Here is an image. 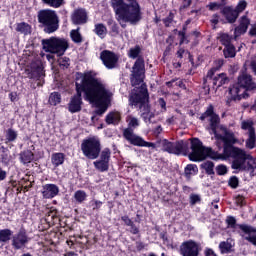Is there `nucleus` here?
Returning <instances> with one entry per match:
<instances>
[{"mask_svg":"<svg viewBox=\"0 0 256 256\" xmlns=\"http://www.w3.org/2000/svg\"><path fill=\"white\" fill-rule=\"evenodd\" d=\"M223 53L226 59H233V57L237 55L235 46L233 44H230L229 46H225Z\"/></svg>","mask_w":256,"mask_h":256,"instance_id":"obj_35","label":"nucleus"},{"mask_svg":"<svg viewBox=\"0 0 256 256\" xmlns=\"http://www.w3.org/2000/svg\"><path fill=\"white\" fill-rule=\"evenodd\" d=\"M111 7L122 29L127 27V23L137 25L143 19L139 0H111Z\"/></svg>","mask_w":256,"mask_h":256,"instance_id":"obj_5","label":"nucleus"},{"mask_svg":"<svg viewBox=\"0 0 256 256\" xmlns=\"http://www.w3.org/2000/svg\"><path fill=\"white\" fill-rule=\"evenodd\" d=\"M249 25H251V20L247 15L242 16L239 20V25L234 29L235 39H237V37H241V35H245L249 29Z\"/></svg>","mask_w":256,"mask_h":256,"instance_id":"obj_20","label":"nucleus"},{"mask_svg":"<svg viewBox=\"0 0 256 256\" xmlns=\"http://www.w3.org/2000/svg\"><path fill=\"white\" fill-rule=\"evenodd\" d=\"M207 7L209 11H219L221 9V3L211 2Z\"/></svg>","mask_w":256,"mask_h":256,"instance_id":"obj_54","label":"nucleus"},{"mask_svg":"<svg viewBox=\"0 0 256 256\" xmlns=\"http://www.w3.org/2000/svg\"><path fill=\"white\" fill-rule=\"evenodd\" d=\"M42 3L53 9H59L65 3V0H42Z\"/></svg>","mask_w":256,"mask_h":256,"instance_id":"obj_38","label":"nucleus"},{"mask_svg":"<svg viewBox=\"0 0 256 256\" xmlns=\"http://www.w3.org/2000/svg\"><path fill=\"white\" fill-rule=\"evenodd\" d=\"M249 91H256V83L253 76L242 73L237 78V83L229 87V95L226 105H231V101H241V99H249Z\"/></svg>","mask_w":256,"mask_h":256,"instance_id":"obj_6","label":"nucleus"},{"mask_svg":"<svg viewBox=\"0 0 256 256\" xmlns=\"http://www.w3.org/2000/svg\"><path fill=\"white\" fill-rule=\"evenodd\" d=\"M74 199L77 203H83L87 199V193L84 190H77L74 193Z\"/></svg>","mask_w":256,"mask_h":256,"instance_id":"obj_41","label":"nucleus"},{"mask_svg":"<svg viewBox=\"0 0 256 256\" xmlns=\"http://www.w3.org/2000/svg\"><path fill=\"white\" fill-rule=\"evenodd\" d=\"M201 169H204L206 175H215V163L211 161L203 162L200 165Z\"/></svg>","mask_w":256,"mask_h":256,"instance_id":"obj_33","label":"nucleus"},{"mask_svg":"<svg viewBox=\"0 0 256 256\" xmlns=\"http://www.w3.org/2000/svg\"><path fill=\"white\" fill-rule=\"evenodd\" d=\"M250 67H251L252 72L254 73V75H256V60L251 61Z\"/></svg>","mask_w":256,"mask_h":256,"instance_id":"obj_63","label":"nucleus"},{"mask_svg":"<svg viewBox=\"0 0 256 256\" xmlns=\"http://www.w3.org/2000/svg\"><path fill=\"white\" fill-rule=\"evenodd\" d=\"M158 105L161 108L162 113H165V111H167V102L165 101L164 98L158 99Z\"/></svg>","mask_w":256,"mask_h":256,"instance_id":"obj_55","label":"nucleus"},{"mask_svg":"<svg viewBox=\"0 0 256 256\" xmlns=\"http://www.w3.org/2000/svg\"><path fill=\"white\" fill-rule=\"evenodd\" d=\"M185 54V49H183V48H180L178 51H177V53H176V55H177V57L179 58V59H183V55Z\"/></svg>","mask_w":256,"mask_h":256,"instance_id":"obj_62","label":"nucleus"},{"mask_svg":"<svg viewBox=\"0 0 256 256\" xmlns=\"http://www.w3.org/2000/svg\"><path fill=\"white\" fill-rule=\"evenodd\" d=\"M226 224L228 229H241L246 235H251V233H256V228L247 224H237V219L233 216H227Z\"/></svg>","mask_w":256,"mask_h":256,"instance_id":"obj_17","label":"nucleus"},{"mask_svg":"<svg viewBox=\"0 0 256 256\" xmlns=\"http://www.w3.org/2000/svg\"><path fill=\"white\" fill-rule=\"evenodd\" d=\"M99 159L93 162L96 171L105 173L109 171V163L111 161V149L104 148L100 150Z\"/></svg>","mask_w":256,"mask_h":256,"instance_id":"obj_13","label":"nucleus"},{"mask_svg":"<svg viewBox=\"0 0 256 256\" xmlns=\"http://www.w3.org/2000/svg\"><path fill=\"white\" fill-rule=\"evenodd\" d=\"M199 173V168L196 164H187L184 168V176L187 181H191V177L197 175Z\"/></svg>","mask_w":256,"mask_h":256,"instance_id":"obj_25","label":"nucleus"},{"mask_svg":"<svg viewBox=\"0 0 256 256\" xmlns=\"http://www.w3.org/2000/svg\"><path fill=\"white\" fill-rule=\"evenodd\" d=\"M201 246L194 240L184 241L180 245V255L182 256H199Z\"/></svg>","mask_w":256,"mask_h":256,"instance_id":"obj_15","label":"nucleus"},{"mask_svg":"<svg viewBox=\"0 0 256 256\" xmlns=\"http://www.w3.org/2000/svg\"><path fill=\"white\" fill-rule=\"evenodd\" d=\"M38 23L43 27L44 33H55L59 30V16L55 10L43 9L38 12Z\"/></svg>","mask_w":256,"mask_h":256,"instance_id":"obj_7","label":"nucleus"},{"mask_svg":"<svg viewBox=\"0 0 256 256\" xmlns=\"http://www.w3.org/2000/svg\"><path fill=\"white\" fill-rule=\"evenodd\" d=\"M100 59L106 69H115L119 63V56L111 50H104L100 53Z\"/></svg>","mask_w":256,"mask_h":256,"instance_id":"obj_16","label":"nucleus"},{"mask_svg":"<svg viewBox=\"0 0 256 256\" xmlns=\"http://www.w3.org/2000/svg\"><path fill=\"white\" fill-rule=\"evenodd\" d=\"M93 33L100 37V39H105L107 35V26L103 23H97L94 25Z\"/></svg>","mask_w":256,"mask_h":256,"instance_id":"obj_29","label":"nucleus"},{"mask_svg":"<svg viewBox=\"0 0 256 256\" xmlns=\"http://www.w3.org/2000/svg\"><path fill=\"white\" fill-rule=\"evenodd\" d=\"M29 235H27V230L22 227L19 231L12 236L11 245L15 251H19L21 249H25L27 244L29 243Z\"/></svg>","mask_w":256,"mask_h":256,"instance_id":"obj_14","label":"nucleus"},{"mask_svg":"<svg viewBox=\"0 0 256 256\" xmlns=\"http://www.w3.org/2000/svg\"><path fill=\"white\" fill-rule=\"evenodd\" d=\"M218 67L211 68L208 72L206 77L203 79V83L205 87H207V83H212L213 87H216V89H219V87H223L227 81H229V78L227 77V74L220 73L215 75L217 71H219V68L223 66V60L218 61Z\"/></svg>","mask_w":256,"mask_h":256,"instance_id":"obj_10","label":"nucleus"},{"mask_svg":"<svg viewBox=\"0 0 256 256\" xmlns=\"http://www.w3.org/2000/svg\"><path fill=\"white\" fill-rule=\"evenodd\" d=\"M51 163L54 167H59L65 163V154L61 152L53 153L51 156Z\"/></svg>","mask_w":256,"mask_h":256,"instance_id":"obj_27","label":"nucleus"},{"mask_svg":"<svg viewBox=\"0 0 256 256\" xmlns=\"http://www.w3.org/2000/svg\"><path fill=\"white\" fill-rule=\"evenodd\" d=\"M129 227H130L128 229L129 233H131L132 235H139L140 230H139V227L135 225V222H132Z\"/></svg>","mask_w":256,"mask_h":256,"instance_id":"obj_52","label":"nucleus"},{"mask_svg":"<svg viewBox=\"0 0 256 256\" xmlns=\"http://www.w3.org/2000/svg\"><path fill=\"white\" fill-rule=\"evenodd\" d=\"M81 28L70 31V37L73 43H83V36L81 35Z\"/></svg>","mask_w":256,"mask_h":256,"instance_id":"obj_34","label":"nucleus"},{"mask_svg":"<svg viewBox=\"0 0 256 256\" xmlns=\"http://www.w3.org/2000/svg\"><path fill=\"white\" fill-rule=\"evenodd\" d=\"M45 221L49 226L57 225L60 221L59 216H57V210H50L46 215Z\"/></svg>","mask_w":256,"mask_h":256,"instance_id":"obj_28","label":"nucleus"},{"mask_svg":"<svg viewBox=\"0 0 256 256\" xmlns=\"http://www.w3.org/2000/svg\"><path fill=\"white\" fill-rule=\"evenodd\" d=\"M58 63L60 67H64V69H68L69 66L71 65V59H69V57H61L58 60Z\"/></svg>","mask_w":256,"mask_h":256,"instance_id":"obj_45","label":"nucleus"},{"mask_svg":"<svg viewBox=\"0 0 256 256\" xmlns=\"http://www.w3.org/2000/svg\"><path fill=\"white\" fill-rule=\"evenodd\" d=\"M75 85L76 94L70 98L68 103L69 113H79L81 111L83 107L82 93H84L86 101L98 107L96 110L97 115H103L107 111L113 93L107 88V84L97 78L95 71L80 73L79 77L76 78Z\"/></svg>","mask_w":256,"mask_h":256,"instance_id":"obj_1","label":"nucleus"},{"mask_svg":"<svg viewBox=\"0 0 256 256\" xmlns=\"http://www.w3.org/2000/svg\"><path fill=\"white\" fill-rule=\"evenodd\" d=\"M13 239V230L9 228L0 229V243L1 245H7L9 241Z\"/></svg>","mask_w":256,"mask_h":256,"instance_id":"obj_23","label":"nucleus"},{"mask_svg":"<svg viewBox=\"0 0 256 256\" xmlns=\"http://www.w3.org/2000/svg\"><path fill=\"white\" fill-rule=\"evenodd\" d=\"M105 121L107 125H119V121H121V113L112 111L106 115Z\"/></svg>","mask_w":256,"mask_h":256,"instance_id":"obj_24","label":"nucleus"},{"mask_svg":"<svg viewBox=\"0 0 256 256\" xmlns=\"http://www.w3.org/2000/svg\"><path fill=\"white\" fill-rule=\"evenodd\" d=\"M247 165H246V171H250L251 177L255 175V169H256V158H253V156L250 155V158L247 160Z\"/></svg>","mask_w":256,"mask_h":256,"instance_id":"obj_37","label":"nucleus"},{"mask_svg":"<svg viewBox=\"0 0 256 256\" xmlns=\"http://www.w3.org/2000/svg\"><path fill=\"white\" fill-rule=\"evenodd\" d=\"M245 9H247V1L240 0L234 8V11L237 12V14L239 15L240 13H243Z\"/></svg>","mask_w":256,"mask_h":256,"instance_id":"obj_42","label":"nucleus"},{"mask_svg":"<svg viewBox=\"0 0 256 256\" xmlns=\"http://www.w3.org/2000/svg\"><path fill=\"white\" fill-rule=\"evenodd\" d=\"M207 158L214 159V161H217L218 159L225 160V158L223 157V152L220 154V153L214 151L212 148L205 147V149H204V161Z\"/></svg>","mask_w":256,"mask_h":256,"instance_id":"obj_26","label":"nucleus"},{"mask_svg":"<svg viewBox=\"0 0 256 256\" xmlns=\"http://www.w3.org/2000/svg\"><path fill=\"white\" fill-rule=\"evenodd\" d=\"M242 129H253V121H243L242 122Z\"/></svg>","mask_w":256,"mask_h":256,"instance_id":"obj_57","label":"nucleus"},{"mask_svg":"<svg viewBox=\"0 0 256 256\" xmlns=\"http://www.w3.org/2000/svg\"><path fill=\"white\" fill-rule=\"evenodd\" d=\"M20 159L24 165H27V163H31V161H33V159H34L33 152H31L30 150H26V151L22 152L20 154Z\"/></svg>","mask_w":256,"mask_h":256,"instance_id":"obj_36","label":"nucleus"},{"mask_svg":"<svg viewBox=\"0 0 256 256\" xmlns=\"http://www.w3.org/2000/svg\"><path fill=\"white\" fill-rule=\"evenodd\" d=\"M204 255L205 256H217L215 251H213V249H211V248H206L204 251Z\"/></svg>","mask_w":256,"mask_h":256,"instance_id":"obj_59","label":"nucleus"},{"mask_svg":"<svg viewBox=\"0 0 256 256\" xmlns=\"http://www.w3.org/2000/svg\"><path fill=\"white\" fill-rule=\"evenodd\" d=\"M128 127H133L134 129L139 127V119L135 117H129L127 118Z\"/></svg>","mask_w":256,"mask_h":256,"instance_id":"obj_49","label":"nucleus"},{"mask_svg":"<svg viewBox=\"0 0 256 256\" xmlns=\"http://www.w3.org/2000/svg\"><path fill=\"white\" fill-rule=\"evenodd\" d=\"M141 55V46L136 45L130 48L128 57L136 59L130 76V83L134 89L129 94V106L141 111L143 115L149 113V91L147 85L143 83L145 79V59Z\"/></svg>","mask_w":256,"mask_h":256,"instance_id":"obj_2","label":"nucleus"},{"mask_svg":"<svg viewBox=\"0 0 256 256\" xmlns=\"http://www.w3.org/2000/svg\"><path fill=\"white\" fill-rule=\"evenodd\" d=\"M186 33H187V26H184L183 30L178 32V35L180 37V45H183V43H185Z\"/></svg>","mask_w":256,"mask_h":256,"instance_id":"obj_53","label":"nucleus"},{"mask_svg":"<svg viewBox=\"0 0 256 256\" xmlns=\"http://www.w3.org/2000/svg\"><path fill=\"white\" fill-rule=\"evenodd\" d=\"M42 46L46 53H53L58 57L65 55L69 49V41L65 38H50L42 40Z\"/></svg>","mask_w":256,"mask_h":256,"instance_id":"obj_9","label":"nucleus"},{"mask_svg":"<svg viewBox=\"0 0 256 256\" xmlns=\"http://www.w3.org/2000/svg\"><path fill=\"white\" fill-rule=\"evenodd\" d=\"M6 139L7 141H9L10 143L15 141V139H17V133L15 132V130L13 129H9L6 132Z\"/></svg>","mask_w":256,"mask_h":256,"instance_id":"obj_47","label":"nucleus"},{"mask_svg":"<svg viewBox=\"0 0 256 256\" xmlns=\"http://www.w3.org/2000/svg\"><path fill=\"white\" fill-rule=\"evenodd\" d=\"M7 179V171L3 170L0 166V181H5Z\"/></svg>","mask_w":256,"mask_h":256,"instance_id":"obj_60","label":"nucleus"},{"mask_svg":"<svg viewBox=\"0 0 256 256\" xmlns=\"http://www.w3.org/2000/svg\"><path fill=\"white\" fill-rule=\"evenodd\" d=\"M90 207H92V211H99L101 207H103V202L101 200H91Z\"/></svg>","mask_w":256,"mask_h":256,"instance_id":"obj_43","label":"nucleus"},{"mask_svg":"<svg viewBox=\"0 0 256 256\" xmlns=\"http://www.w3.org/2000/svg\"><path fill=\"white\" fill-rule=\"evenodd\" d=\"M48 101L50 105H59V103H61V94L59 92H52Z\"/></svg>","mask_w":256,"mask_h":256,"instance_id":"obj_40","label":"nucleus"},{"mask_svg":"<svg viewBox=\"0 0 256 256\" xmlns=\"http://www.w3.org/2000/svg\"><path fill=\"white\" fill-rule=\"evenodd\" d=\"M228 185L231 189H237L239 187V178L237 176H231L228 180Z\"/></svg>","mask_w":256,"mask_h":256,"instance_id":"obj_44","label":"nucleus"},{"mask_svg":"<svg viewBox=\"0 0 256 256\" xmlns=\"http://www.w3.org/2000/svg\"><path fill=\"white\" fill-rule=\"evenodd\" d=\"M17 33H21V35H31V25L27 22H20L16 24Z\"/></svg>","mask_w":256,"mask_h":256,"instance_id":"obj_30","label":"nucleus"},{"mask_svg":"<svg viewBox=\"0 0 256 256\" xmlns=\"http://www.w3.org/2000/svg\"><path fill=\"white\" fill-rule=\"evenodd\" d=\"M87 21H89V15L87 14V10L83 8L74 10L71 15V22L73 25H85Z\"/></svg>","mask_w":256,"mask_h":256,"instance_id":"obj_19","label":"nucleus"},{"mask_svg":"<svg viewBox=\"0 0 256 256\" xmlns=\"http://www.w3.org/2000/svg\"><path fill=\"white\" fill-rule=\"evenodd\" d=\"M199 119L200 121H207L210 129H219V125H221V117L215 113V106L213 104H209L206 107L205 112L200 115Z\"/></svg>","mask_w":256,"mask_h":256,"instance_id":"obj_11","label":"nucleus"},{"mask_svg":"<svg viewBox=\"0 0 256 256\" xmlns=\"http://www.w3.org/2000/svg\"><path fill=\"white\" fill-rule=\"evenodd\" d=\"M160 239H162L163 241H168L167 231H163L160 233Z\"/></svg>","mask_w":256,"mask_h":256,"instance_id":"obj_64","label":"nucleus"},{"mask_svg":"<svg viewBox=\"0 0 256 256\" xmlns=\"http://www.w3.org/2000/svg\"><path fill=\"white\" fill-rule=\"evenodd\" d=\"M173 19H175V14H173V12H170L169 15L162 20L165 27H171V23H173Z\"/></svg>","mask_w":256,"mask_h":256,"instance_id":"obj_48","label":"nucleus"},{"mask_svg":"<svg viewBox=\"0 0 256 256\" xmlns=\"http://www.w3.org/2000/svg\"><path fill=\"white\" fill-rule=\"evenodd\" d=\"M228 171L229 170L227 169V166L225 164H219L218 166H216L217 175H220V176L227 175Z\"/></svg>","mask_w":256,"mask_h":256,"instance_id":"obj_46","label":"nucleus"},{"mask_svg":"<svg viewBox=\"0 0 256 256\" xmlns=\"http://www.w3.org/2000/svg\"><path fill=\"white\" fill-rule=\"evenodd\" d=\"M121 221H123L126 227H129L133 223V220H131L128 215L121 216Z\"/></svg>","mask_w":256,"mask_h":256,"instance_id":"obj_56","label":"nucleus"},{"mask_svg":"<svg viewBox=\"0 0 256 256\" xmlns=\"http://www.w3.org/2000/svg\"><path fill=\"white\" fill-rule=\"evenodd\" d=\"M123 137L126 141L130 142V145H134L135 147H149L151 149H157V144L145 141V139L133 133V129H124Z\"/></svg>","mask_w":256,"mask_h":256,"instance_id":"obj_12","label":"nucleus"},{"mask_svg":"<svg viewBox=\"0 0 256 256\" xmlns=\"http://www.w3.org/2000/svg\"><path fill=\"white\" fill-rule=\"evenodd\" d=\"M216 141L223 142V158L224 160L233 159L231 168L236 171H246L247 170V160L251 159V154L245 152V150L235 147L237 139H235V134L227 129H222V133L219 130H211Z\"/></svg>","mask_w":256,"mask_h":256,"instance_id":"obj_3","label":"nucleus"},{"mask_svg":"<svg viewBox=\"0 0 256 256\" xmlns=\"http://www.w3.org/2000/svg\"><path fill=\"white\" fill-rule=\"evenodd\" d=\"M219 41L221 45H223L224 47H228L229 45H232L231 41H233V37L227 33H223L220 34Z\"/></svg>","mask_w":256,"mask_h":256,"instance_id":"obj_39","label":"nucleus"},{"mask_svg":"<svg viewBox=\"0 0 256 256\" xmlns=\"http://www.w3.org/2000/svg\"><path fill=\"white\" fill-rule=\"evenodd\" d=\"M219 247L222 253H231V245L228 242H225V241L221 242L219 244Z\"/></svg>","mask_w":256,"mask_h":256,"instance_id":"obj_50","label":"nucleus"},{"mask_svg":"<svg viewBox=\"0 0 256 256\" xmlns=\"http://www.w3.org/2000/svg\"><path fill=\"white\" fill-rule=\"evenodd\" d=\"M59 195V186L56 184H45L42 186V196L44 199H54Z\"/></svg>","mask_w":256,"mask_h":256,"instance_id":"obj_21","label":"nucleus"},{"mask_svg":"<svg viewBox=\"0 0 256 256\" xmlns=\"http://www.w3.org/2000/svg\"><path fill=\"white\" fill-rule=\"evenodd\" d=\"M256 133L255 129H249L248 139L246 140V147L248 149H255Z\"/></svg>","mask_w":256,"mask_h":256,"instance_id":"obj_32","label":"nucleus"},{"mask_svg":"<svg viewBox=\"0 0 256 256\" xmlns=\"http://www.w3.org/2000/svg\"><path fill=\"white\" fill-rule=\"evenodd\" d=\"M81 151L86 159H99V155L101 154V140L96 136L84 139L81 143Z\"/></svg>","mask_w":256,"mask_h":256,"instance_id":"obj_8","label":"nucleus"},{"mask_svg":"<svg viewBox=\"0 0 256 256\" xmlns=\"http://www.w3.org/2000/svg\"><path fill=\"white\" fill-rule=\"evenodd\" d=\"M107 25L109 27L110 30V35L111 37H117V35H119L120 31H119V24H117V22H115V20H113L112 18L107 20Z\"/></svg>","mask_w":256,"mask_h":256,"instance_id":"obj_31","label":"nucleus"},{"mask_svg":"<svg viewBox=\"0 0 256 256\" xmlns=\"http://www.w3.org/2000/svg\"><path fill=\"white\" fill-rule=\"evenodd\" d=\"M26 74L28 75V79L39 81L43 75V64L39 61L31 62L30 68L26 69Z\"/></svg>","mask_w":256,"mask_h":256,"instance_id":"obj_18","label":"nucleus"},{"mask_svg":"<svg viewBox=\"0 0 256 256\" xmlns=\"http://www.w3.org/2000/svg\"><path fill=\"white\" fill-rule=\"evenodd\" d=\"M221 13L228 21V23H235V21H237V19L239 18V14L235 11V8L231 6H225L221 10Z\"/></svg>","mask_w":256,"mask_h":256,"instance_id":"obj_22","label":"nucleus"},{"mask_svg":"<svg viewBox=\"0 0 256 256\" xmlns=\"http://www.w3.org/2000/svg\"><path fill=\"white\" fill-rule=\"evenodd\" d=\"M136 249H137V251H143V249H145V243H143L141 241H137L136 242Z\"/></svg>","mask_w":256,"mask_h":256,"instance_id":"obj_61","label":"nucleus"},{"mask_svg":"<svg viewBox=\"0 0 256 256\" xmlns=\"http://www.w3.org/2000/svg\"><path fill=\"white\" fill-rule=\"evenodd\" d=\"M162 151L177 157H188L189 161L194 163L205 161V146H203V142L199 138L175 142L165 139L162 141Z\"/></svg>","mask_w":256,"mask_h":256,"instance_id":"obj_4","label":"nucleus"},{"mask_svg":"<svg viewBox=\"0 0 256 256\" xmlns=\"http://www.w3.org/2000/svg\"><path fill=\"white\" fill-rule=\"evenodd\" d=\"M197 203H201V196L199 194H191L190 205H197Z\"/></svg>","mask_w":256,"mask_h":256,"instance_id":"obj_51","label":"nucleus"},{"mask_svg":"<svg viewBox=\"0 0 256 256\" xmlns=\"http://www.w3.org/2000/svg\"><path fill=\"white\" fill-rule=\"evenodd\" d=\"M1 163H3V165H9V155L7 154H1Z\"/></svg>","mask_w":256,"mask_h":256,"instance_id":"obj_58","label":"nucleus"}]
</instances>
